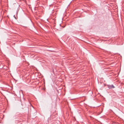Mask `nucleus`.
<instances>
[{
  "label": "nucleus",
  "instance_id": "obj_1",
  "mask_svg": "<svg viewBox=\"0 0 124 124\" xmlns=\"http://www.w3.org/2000/svg\"><path fill=\"white\" fill-rule=\"evenodd\" d=\"M108 87L109 89H111L115 87L113 85H108Z\"/></svg>",
  "mask_w": 124,
  "mask_h": 124
},
{
  "label": "nucleus",
  "instance_id": "obj_2",
  "mask_svg": "<svg viewBox=\"0 0 124 124\" xmlns=\"http://www.w3.org/2000/svg\"><path fill=\"white\" fill-rule=\"evenodd\" d=\"M14 16L16 19V17H15V15Z\"/></svg>",
  "mask_w": 124,
  "mask_h": 124
},
{
  "label": "nucleus",
  "instance_id": "obj_3",
  "mask_svg": "<svg viewBox=\"0 0 124 124\" xmlns=\"http://www.w3.org/2000/svg\"><path fill=\"white\" fill-rule=\"evenodd\" d=\"M65 27V26H62V28H64Z\"/></svg>",
  "mask_w": 124,
  "mask_h": 124
},
{
  "label": "nucleus",
  "instance_id": "obj_4",
  "mask_svg": "<svg viewBox=\"0 0 124 124\" xmlns=\"http://www.w3.org/2000/svg\"><path fill=\"white\" fill-rule=\"evenodd\" d=\"M60 26H61V24H60Z\"/></svg>",
  "mask_w": 124,
  "mask_h": 124
}]
</instances>
